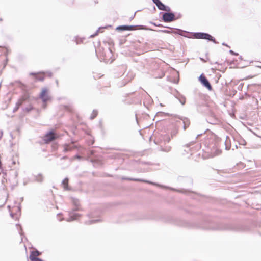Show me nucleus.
<instances>
[{"mask_svg": "<svg viewBox=\"0 0 261 261\" xmlns=\"http://www.w3.org/2000/svg\"><path fill=\"white\" fill-rule=\"evenodd\" d=\"M152 1L156 5V4H157L160 1V0H152Z\"/></svg>", "mask_w": 261, "mask_h": 261, "instance_id": "nucleus-32", "label": "nucleus"}, {"mask_svg": "<svg viewBox=\"0 0 261 261\" xmlns=\"http://www.w3.org/2000/svg\"><path fill=\"white\" fill-rule=\"evenodd\" d=\"M246 144V142L244 140H241L240 142V144H241V145H245Z\"/></svg>", "mask_w": 261, "mask_h": 261, "instance_id": "nucleus-25", "label": "nucleus"}, {"mask_svg": "<svg viewBox=\"0 0 261 261\" xmlns=\"http://www.w3.org/2000/svg\"><path fill=\"white\" fill-rule=\"evenodd\" d=\"M30 259L31 261H43L39 258L36 257H32V256H30Z\"/></svg>", "mask_w": 261, "mask_h": 261, "instance_id": "nucleus-21", "label": "nucleus"}, {"mask_svg": "<svg viewBox=\"0 0 261 261\" xmlns=\"http://www.w3.org/2000/svg\"><path fill=\"white\" fill-rule=\"evenodd\" d=\"M229 52H230V53L231 54H232V55H238L237 54L235 53H234L233 50H230L229 51Z\"/></svg>", "mask_w": 261, "mask_h": 261, "instance_id": "nucleus-30", "label": "nucleus"}, {"mask_svg": "<svg viewBox=\"0 0 261 261\" xmlns=\"http://www.w3.org/2000/svg\"><path fill=\"white\" fill-rule=\"evenodd\" d=\"M199 80L204 87L207 88L208 90H212V87L210 83L204 75L201 74L199 77Z\"/></svg>", "mask_w": 261, "mask_h": 261, "instance_id": "nucleus-4", "label": "nucleus"}, {"mask_svg": "<svg viewBox=\"0 0 261 261\" xmlns=\"http://www.w3.org/2000/svg\"><path fill=\"white\" fill-rule=\"evenodd\" d=\"M47 89H43L40 94V97L42 99L43 103V107L45 108L46 107V102L49 101L50 99L49 96H48L47 94Z\"/></svg>", "mask_w": 261, "mask_h": 261, "instance_id": "nucleus-3", "label": "nucleus"}, {"mask_svg": "<svg viewBox=\"0 0 261 261\" xmlns=\"http://www.w3.org/2000/svg\"><path fill=\"white\" fill-rule=\"evenodd\" d=\"M100 28H99V29L96 32V33L94 34V35H91V37H94L95 36L97 35L98 33V32L99 31Z\"/></svg>", "mask_w": 261, "mask_h": 261, "instance_id": "nucleus-26", "label": "nucleus"}, {"mask_svg": "<svg viewBox=\"0 0 261 261\" xmlns=\"http://www.w3.org/2000/svg\"><path fill=\"white\" fill-rule=\"evenodd\" d=\"M40 255V252L36 250L35 251H32L30 256L32 257H36Z\"/></svg>", "mask_w": 261, "mask_h": 261, "instance_id": "nucleus-18", "label": "nucleus"}, {"mask_svg": "<svg viewBox=\"0 0 261 261\" xmlns=\"http://www.w3.org/2000/svg\"><path fill=\"white\" fill-rule=\"evenodd\" d=\"M222 45H225V46H228H228L227 45H226V44L225 43H222Z\"/></svg>", "mask_w": 261, "mask_h": 261, "instance_id": "nucleus-36", "label": "nucleus"}, {"mask_svg": "<svg viewBox=\"0 0 261 261\" xmlns=\"http://www.w3.org/2000/svg\"><path fill=\"white\" fill-rule=\"evenodd\" d=\"M23 100L22 99H19L16 103L15 107L14 108L13 112H16L19 109V107L22 104Z\"/></svg>", "mask_w": 261, "mask_h": 261, "instance_id": "nucleus-13", "label": "nucleus"}, {"mask_svg": "<svg viewBox=\"0 0 261 261\" xmlns=\"http://www.w3.org/2000/svg\"><path fill=\"white\" fill-rule=\"evenodd\" d=\"M75 147V146H74L72 145L65 144L63 145V151L64 152L70 151L72 150Z\"/></svg>", "mask_w": 261, "mask_h": 261, "instance_id": "nucleus-10", "label": "nucleus"}, {"mask_svg": "<svg viewBox=\"0 0 261 261\" xmlns=\"http://www.w3.org/2000/svg\"><path fill=\"white\" fill-rule=\"evenodd\" d=\"M163 139L165 142H169L170 140V138L169 135H165L164 136Z\"/></svg>", "mask_w": 261, "mask_h": 261, "instance_id": "nucleus-23", "label": "nucleus"}, {"mask_svg": "<svg viewBox=\"0 0 261 261\" xmlns=\"http://www.w3.org/2000/svg\"><path fill=\"white\" fill-rule=\"evenodd\" d=\"M73 202L74 204H75V205L76 206H78V205H79V201H78V200H74Z\"/></svg>", "mask_w": 261, "mask_h": 261, "instance_id": "nucleus-27", "label": "nucleus"}, {"mask_svg": "<svg viewBox=\"0 0 261 261\" xmlns=\"http://www.w3.org/2000/svg\"><path fill=\"white\" fill-rule=\"evenodd\" d=\"M35 180L37 182H42L43 180V177L42 174H39L35 176Z\"/></svg>", "mask_w": 261, "mask_h": 261, "instance_id": "nucleus-16", "label": "nucleus"}, {"mask_svg": "<svg viewBox=\"0 0 261 261\" xmlns=\"http://www.w3.org/2000/svg\"><path fill=\"white\" fill-rule=\"evenodd\" d=\"M69 215V217L66 220L67 222H71L75 220L80 217V215L79 214L74 213L73 212H70Z\"/></svg>", "mask_w": 261, "mask_h": 261, "instance_id": "nucleus-8", "label": "nucleus"}, {"mask_svg": "<svg viewBox=\"0 0 261 261\" xmlns=\"http://www.w3.org/2000/svg\"><path fill=\"white\" fill-rule=\"evenodd\" d=\"M210 123L211 124H214L215 122H214V123H213V122H210Z\"/></svg>", "mask_w": 261, "mask_h": 261, "instance_id": "nucleus-38", "label": "nucleus"}, {"mask_svg": "<svg viewBox=\"0 0 261 261\" xmlns=\"http://www.w3.org/2000/svg\"><path fill=\"white\" fill-rule=\"evenodd\" d=\"M171 150V147L170 146H166L165 147H162L161 150L165 152H169Z\"/></svg>", "mask_w": 261, "mask_h": 261, "instance_id": "nucleus-20", "label": "nucleus"}, {"mask_svg": "<svg viewBox=\"0 0 261 261\" xmlns=\"http://www.w3.org/2000/svg\"><path fill=\"white\" fill-rule=\"evenodd\" d=\"M68 182V179L67 178H65L62 181V185L63 186V187H64V189L66 190H69Z\"/></svg>", "mask_w": 261, "mask_h": 261, "instance_id": "nucleus-14", "label": "nucleus"}, {"mask_svg": "<svg viewBox=\"0 0 261 261\" xmlns=\"http://www.w3.org/2000/svg\"><path fill=\"white\" fill-rule=\"evenodd\" d=\"M25 110L28 112L30 111L31 110H32V107H28V108H26Z\"/></svg>", "mask_w": 261, "mask_h": 261, "instance_id": "nucleus-29", "label": "nucleus"}, {"mask_svg": "<svg viewBox=\"0 0 261 261\" xmlns=\"http://www.w3.org/2000/svg\"><path fill=\"white\" fill-rule=\"evenodd\" d=\"M134 17V16H132V17H131V18H132V19H133Z\"/></svg>", "mask_w": 261, "mask_h": 261, "instance_id": "nucleus-43", "label": "nucleus"}, {"mask_svg": "<svg viewBox=\"0 0 261 261\" xmlns=\"http://www.w3.org/2000/svg\"><path fill=\"white\" fill-rule=\"evenodd\" d=\"M158 31L160 32L167 33V34H170L171 33H174V34H179V35H180L181 36H184L183 33L185 32V31H182V30H181L180 29H177L176 31H173V32H171L170 31L167 30H159Z\"/></svg>", "mask_w": 261, "mask_h": 261, "instance_id": "nucleus-6", "label": "nucleus"}, {"mask_svg": "<svg viewBox=\"0 0 261 261\" xmlns=\"http://www.w3.org/2000/svg\"><path fill=\"white\" fill-rule=\"evenodd\" d=\"M76 43L79 44V41H77Z\"/></svg>", "mask_w": 261, "mask_h": 261, "instance_id": "nucleus-44", "label": "nucleus"}, {"mask_svg": "<svg viewBox=\"0 0 261 261\" xmlns=\"http://www.w3.org/2000/svg\"><path fill=\"white\" fill-rule=\"evenodd\" d=\"M74 211H77L78 210V208H76V209H75L74 210Z\"/></svg>", "mask_w": 261, "mask_h": 261, "instance_id": "nucleus-41", "label": "nucleus"}, {"mask_svg": "<svg viewBox=\"0 0 261 261\" xmlns=\"http://www.w3.org/2000/svg\"><path fill=\"white\" fill-rule=\"evenodd\" d=\"M67 158H68V157L67 156H65L62 157L61 159L63 160V159H66Z\"/></svg>", "mask_w": 261, "mask_h": 261, "instance_id": "nucleus-34", "label": "nucleus"}, {"mask_svg": "<svg viewBox=\"0 0 261 261\" xmlns=\"http://www.w3.org/2000/svg\"><path fill=\"white\" fill-rule=\"evenodd\" d=\"M127 25H120V26H118L116 28V30H118V31H127Z\"/></svg>", "mask_w": 261, "mask_h": 261, "instance_id": "nucleus-17", "label": "nucleus"}, {"mask_svg": "<svg viewBox=\"0 0 261 261\" xmlns=\"http://www.w3.org/2000/svg\"><path fill=\"white\" fill-rule=\"evenodd\" d=\"M134 17V16H132V17H131V18H132V19H133Z\"/></svg>", "mask_w": 261, "mask_h": 261, "instance_id": "nucleus-42", "label": "nucleus"}, {"mask_svg": "<svg viewBox=\"0 0 261 261\" xmlns=\"http://www.w3.org/2000/svg\"><path fill=\"white\" fill-rule=\"evenodd\" d=\"M55 138V134L52 131H51L44 136V140L45 143H48L53 141Z\"/></svg>", "mask_w": 261, "mask_h": 261, "instance_id": "nucleus-5", "label": "nucleus"}, {"mask_svg": "<svg viewBox=\"0 0 261 261\" xmlns=\"http://www.w3.org/2000/svg\"><path fill=\"white\" fill-rule=\"evenodd\" d=\"M175 97L178 99L182 105H184L185 104L186 97L180 93L177 92L176 94L175 95Z\"/></svg>", "mask_w": 261, "mask_h": 261, "instance_id": "nucleus-9", "label": "nucleus"}, {"mask_svg": "<svg viewBox=\"0 0 261 261\" xmlns=\"http://www.w3.org/2000/svg\"><path fill=\"white\" fill-rule=\"evenodd\" d=\"M30 75H35L36 79L39 80V81H43L44 79V77L43 75H39L35 73H33V72L30 73Z\"/></svg>", "mask_w": 261, "mask_h": 261, "instance_id": "nucleus-15", "label": "nucleus"}, {"mask_svg": "<svg viewBox=\"0 0 261 261\" xmlns=\"http://www.w3.org/2000/svg\"><path fill=\"white\" fill-rule=\"evenodd\" d=\"M124 179L128 180H130V181H141V182H145V183L151 184H152V185H156V184L153 183V182H150L149 181L146 180H143V179H139V178H124Z\"/></svg>", "mask_w": 261, "mask_h": 261, "instance_id": "nucleus-11", "label": "nucleus"}, {"mask_svg": "<svg viewBox=\"0 0 261 261\" xmlns=\"http://www.w3.org/2000/svg\"><path fill=\"white\" fill-rule=\"evenodd\" d=\"M256 135V136H257L258 137L261 138V136H259L257 135Z\"/></svg>", "mask_w": 261, "mask_h": 261, "instance_id": "nucleus-39", "label": "nucleus"}, {"mask_svg": "<svg viewBox=\"0 0 261 261\" xmlns=\"http://www.w3.org/2000/svg\"><path fill=\"white\" fill-rule=\"evenodd\" d=\"M174 14L172 12H167L163 14L162 19L164 22H170L176 20Z\"/></svg>", "mask_w": 261, "mask_h": 261, "instance_id": "nucleus-2", "label": "nucleus"}, {"mask_svg": "<svg viewBox=\"0 0 261 261\" xmlns=\"http://www.w3.org/2000/svg\"><path fill=\"white\" fill-rule=\"evenodd\" d=\"M48 75L49 77H51L52 76V73L51 72H48Z\"/></svg>", "mask_w": 261, "mask_h": 261, "instance_id": "nucleus-33", "label": "nucleus"}, {"mask_svg": "<svg viewBox=\"0 0 261 261\" xmlns=\"http://www.w3.org/2000/svg\"><path fill=\"white\" fill-rule=\"evenodd\" d=\"M75 158L76 159H80L81 158V156H80L79 155H76L75 156H74Z\"/></svg>", "mask_w": 261, "mask_h": 261, "instance_id": "nucleus-31", "label": "nucleus"}, {"mask_svg": "<svg viewBox=\"0 0 261 261\" xmlns=\"http://www.w3.org/2000/svg\"><path fill=\"white\" fill-rule=\"evenodd\" d=\"M193 36L197 39H204L209 41H212L215 43H217L215 39L211 35L206 33H194Z\"/></svg>", "mask_w": 261, "mask_h": 261, "instance_id": "nucleus-1", "label": "nucleus"}, {"mask_svg": "<svg viewBox=\"0 0 261 261\" xmlns=\"http://www.w3.org/2000/svg\"><path fill=\"white\" fill-rule=\"evenodd\" d=\"M181 119L182 120L183 123H184L183 128H184V130H186V128L188 127H189V126L190 124V120L187 118H185V117H184L183 118H181Z\"/></svg>", "mask_w": 261, "mask_h": 261, "instance_id": "nucleus-12", "label": "nucleus"}, {"mask_svg": "<svg viewBox=\"0 0 261 261\" xmlns=\"http://www.w3.org/2000/svg\"><path fill=\"white\" fill-rule=\"evenodd\" d=\"M193 144V142H191V143H189V144H186V146L187 147H191V146H192Z\"/></svg>", "mask_w": 261, "mask_h": 261, "instance_id": "nucleus-28", "label": "nucleus"}, {"mask_svg": "<svg viewBox=\"0 0 261 261\" xmlns=\"http://www.w3.org/2000/svg\"><path fill=\"white\" fill-rule=\"evenodd\" d=\"M156 6L159 10L165 11L167 12L170 11V8L169 7L165 5L163 3H162L160 1L156 4Z\"/></svg>", "mask_w": 261, "mask_h": 261, "instance_id": "nucleus-7", "label": "nucleus"}, {"mask_svg": "<svg viewBox=\"0 0 261 261\" xmlns=\"http://www.w3.org/2000/svg\"><path fill=\"white\" fill-rule=\"evenodd\" d=\"M226 149H229V148H228V147L226 146Z\"/></svg>", "mask_w": 261, "mask_h": 261, "instance_id": "nucleus-40", "label": "nucleus"}, {"mask_svg": "<svg viewBox=\"0 0 261 261\" xmlns=\"http://www.w3.org/2000/svg\"><path fill=\"white\" fill-rule=\"evenodd\" d=\"M99 221V220H98V219L94 220H91V221H89L86 222L85 224H87V225H90V224H91L97 222Z\"/></svg>", "mask_w": 261, "mask_h": 261, "instance_id": "nucleus-22", "label": "nucleus"}, {"mask_svg": "<svg viewBox=\"0 0 261 261\" xmlns=\"http://www.w3.org/2000/svg\"><path fill=\"white\" fill-rule=\"evenodd\" d=\"M135 27L136 26L135 25H127V31L134 30Z\"/></svg>", "mask_w": 261, "mask_h": 261, "instance_id": "nucleus-24", "label": "nucleus"}, {"mask_svg": "<svg viewBox=\"0 0 261 261\" xmlns=\"http://www.w3.org/2000/svg\"><path fill=\"white\" fill-rule=\"evenodd\" d=\"M154 24L156 26H158V27H162V24H158V25H156V24L154 23Z\"/></svg>", "mask_w": 261, "mask_h": 261, "instance_id": "nucleus-35", "label": "nucleus"}, {"mask_svg": "<svg viewBox=\"0 0 261 261\" xmlns=\"http://www.w3.org/2000/svg\"><path fill=\"white\" fill-rule=\"evenodd\" d=\"M10 215H11V216L12 217H13V215H14V214H12V213H11V214H10Z\"/></svg>", "mask_w": 261, "mask_h": 261, "instance_id": "nucleus-37", "label": "nucleus"}, {"mask_svg": "<svg viewBox=\"0 0 261 261\" xmlns=\"http://www.w3.org/2000/svg\"><path fill=\"white\" fill-rule=\"evenodd\" d=\"M97 114H98L97 111L93 110L92 112V113L90 116V119H93L94 118H95L96 117V116L97 115Z\"/></svg>", "mask_w": 261, "mask_h": 261, "instance_id": "nucleus-19", "label": "nucleus"}]
</instances>
